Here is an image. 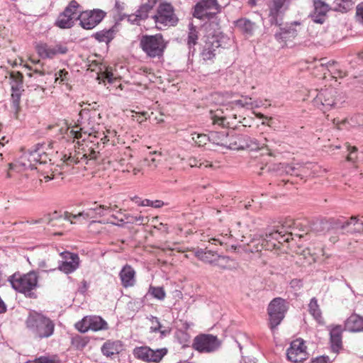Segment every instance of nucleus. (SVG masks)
Instances as JSON below:
<instances>
[{
  "mask_svg": "<svg viewBox=\"0 0 363 363\" xmlns=\"http://www.w3.org/2000/svg\"><path fill=\"white\" fill-rule=\"evenodd\" d=\"M79 116L77 127L79 128V130L72 128L69 130L68 135L73 138H82L84 141L86 138H83V135L90 137L92 133H96L99 125L100 113L95 109L84 108L81 110Z\"/></svg>",
  "mask_w": 363,
  "mask_h": 363,
  "instance_id": "nucleus-1",
  "label": "nucleus"
},
{
  "mask_svg": "<svg viewBox=\"0 0 363 363\" xmlns=\"http://www.w3.org/2000/svg\"><path fill=\"white\" fill-rule=\"evenodd\" d=\"M26 326L35 338L40 340L51 337L55 328V323L49 317L34 311L29 313Z\"/></svg>",
  "mask_w": 363,
  "mask_h": 363,
  "instance_id": "nucleus-2",
  "label": "nucleus"
},
{
  "mask_svg": "<svg viewBox=\"0 0 363 363\" xmlns=\"http://www.w3.org/2000/svg\"><path fill=\"white\" fill-rule=\"evenodd\" d=\"M38 273L33 270L26 274L15 272L8 278L12 288L26 297L35 298L36 294L33 291L38 286Z\"/></svg>",
  "mask_w": 363,
  "mask_h": 363,
  "instance_id": "nucleus-3",
  "label": "nucleus"
},
{
  "mask_svg": "<svg viewBox=\"0 0 363 363\" xmlns=\"http://www.w3.org/2000/svg\"><path fill=\"white\" fill-rule=\"evenodd\" d=\"M167 42L161 33L144 35L140 39V48L151 58H160L163 56Z\"/></svg>",
  "mask_w": 363,
  "mask_h": 363,
  "instance_id": "nucleus-4",
  "label": "nucleus"
},
{
  "mask_svg": "<svg viewBox=\"0 0 363 363\" xmlns=\"http://www.w3.org/2000/svg\"><path fill=\"white\" fill-rule=\"evenodd\" d=\"M315 96L313 100V105L323 112L330 110L333 107L340 106L343 101V97L340 96L338 91L333 87L315 90Z\"/></svg>",
  "mask_w": 363,
  "mask_h": 363,
  "instance_id": "nucleus-5",
  "label": "nucleus"
},
{
  "mask_svg": "<svg viewBox=\"0 0 363 363\" xmlns=\"http://www.w3.org/2000/svg\"><path fill=\"white\" fill-rule=\"evenodd\" d=\"M287 311V302L282 298H275L269 303L267 313L269 326L272 331L281 323Z\"/></svg>",
  "mask_w": 363,
  "mask_h": 363,
  "instance_id": "nucleus-6",
  "label": "nucleus"
},
{
  "mask_svg": "<svg viewBox=\"0 0 363 363\" xmlns=\"http://www.w3.org/2000/svg\"><path fill=\"white\" fill-rule=\"evenodd\" d=\"M152 18L156 25L163 26H175L179 22L174 6L166 1L160 3Z\"/></svg>",
  "mask_w": 363,
  "mask_h": 363,
  "instance_id": "nucleus-7",
  "label": "nucleus"
},
{
  "mask_svg": "<svg viewBox=\"0 0 363 363\" xmlns=\"http://www.w3.org/2000/svg\"><path fill=\"white\" fill-rule=\"evenodd\" d=\"M220 11L218 0H200L194 6L193 16L201 20H210Z\"/></svg>",
  "mask_w": 363,
  "mask_h": 363,
  "instance_id": "nucleus-8",
  "label": "nucleus"
},
{
  "mask_svg": "<svg viewBox=\"0 0 363 363\" xmlns=\"http://www.w3.org/2000/svg\"><path fill=\"white\" fill-rule=\"evenodd\" d=\"M79 4L75 0L71 1L63 12L60 13L56 21L55 26L60 28H70L74 25V22L78 21Z\"/></svg>",
  "mask_w": 363,
  "mask_h": 363,
  "instance_id": "nucleus-9",
  "label": "nucleus"
},
{
  "mask_svg": "<svg viewBox=\"0 0 363 363\" xmlns=\"http://www.w3.org/2000/svg\"><path fill=\"white\" fill-rule=\"evenodd\" d=\"M106 16V13L101 9L80 11L79 9L78 21L79 25L86 30H91L99 25Z\"/></svg>",
  "mask_w": 363,
  "mask_h": 363,
  "instance_id": "nucleus-10",
  "label": "nucleus"
},
{
  "mask_svg": "<svg viewBox=\"0 0 363 363\" xmlns=\"http://www.w3.org/2000/svg\"><path fill=\"white\" fill-rule=\"evenodd\" d=\"M221 342L211 334L199 335L194 339L193 347L199 352L211 353L220 347Z\"/></svg>",
  "mask_w": 363,
  "mask_h": 363,
  "instance_id": "nucleus-11",
  "label": "nucleus"
},
{
  "mask_svg": "<svg viewBox=\"0 0 363 363\" xmlns=\"http://www.w3.org/2000/svg\"><path fill=\"white\" fill-rule=\"evenodd\" d=\"M167 352L166 348L154 350L147 346L135 347L133 350L135 358L145 362L155 363L160 362Z\"/></svg>",
  "mask_w": 363,
  "mask_h": 363,
  "instance_id": "nucleus-12",
  "label": "nucleus"
},
{
  "mask_svg": "<svg viewBox=\"0 0 363 363\" xmlns=\"http://www.w3.org/2000/svg\"><path fill=\"white\" fill-rule=\"evenodd\" d=\"M292 0H271L269 4L268 21L271 25H281L284 14Z\"/></svg>",
  "mask_w": 363,
  "mask_h": 363,
  "instance_id": "nucleus-13",
  "label": "nucleus"
},
{
  "mask_svg": "<svg viewBox=\"0 0 363 363\" xmlns=\"http://www.w3.org/2000/svg\"><path fill=\"white\" fill-rule=\"evenodd\" d=\"M298 21L281 25H274L277 30L274 31V38L279 43L286 45L288 41H291L298 35V30L294 26H300Z\"/></svg>",
  "mask_w": 363,
  "mask_h": 363,
  "instance_id": "nucleus-14",
  "label": "nucleus"
},
{
  "mask_svg": "<svg viewBox=\"0 0 363 363\" xmlns=\"http://www.w3.org/2000/svg\"><path fill=\"white\" fill-rule=\"evenodd\" d=\"M111 211V206L99 205L95 202L93 204V206L86 209L85 211L79 213L78 214H72L68 212H65L64 220H69L71 223H72V218H76L81 216L84 219L98 218L104 216L106 214V211Z\"/></svg>",
  "mask_w": 363,
  "mask_h": 363,
  "instance_id": "nucleus-15",
  "label": "nucleus"
},
{
  "mask_svg": "<svg viewBox=\"0 0 363 363\" xmlns=\"http://www.w3.org/2000/svg\"><path fill=\"white\" fill-rule=\"evenodd\" d=\"M287 359L294 362H301L306 359L308 353L306 346L301 339H296L291 342L290 347L286 351Z\"/></svg>",
  "mask_w": 363,
  "mask_h": 363,
  "instance_id": "nucleus-16",
  "label": "nucleus"
},
{
  "mask_svg": "<svg viewBox=\"0 0 363 363\" xmlns=\"http://www.w3.org/2000/svg\"><path fill=\"white\" fill-rule=\"evenodd\" d=\"M60 256L62 260L60 262L57 267L60 271L66 274H69L79 268V257L77 253L64 251L60 253Z\"/></svg>",
  "mask_w": 363,
  "mask_h": 363,
  "instance_id": "nucleus-17",
  "label": "nucleus"
},
{
  "mask_svg": "<svg viewBox=\"0 0 363 363\" xmlns=\"http://www.w3.org/2000/svg\"><path fill=\"white\" fill-rule=\"evenodd\" d=\"M35 49L38 55L43 59H52L57 55H65L68 52L67 47L60 43L55 45L39 43Z\"/></svg>",
  "mask_w": 363,
  "mask_h": 363,
  "instance_id": "nucleus-18",
  "label": "nucleus"
},
{
  "mask_svg": "<svg viewBox=\"0 0 363 363\" xmlns=\"http://www.w3.org/2000/svg\"><path fill=\"white\" fill-rule=\"evenodd\" d=\"M220 41L218 35L208 34L205 36L204 44L201 51V57L203 60H211L216 56V51L220 47Z\"/></svg>",
  "mask_w": 363,
  "mask_h": 363,
  "instance_id": "nucleus-19",
  "label": "nucleus"
},
{
  "mask_svg": "<svg viewBox=\"0 0 363 363\" xmlns=\"http://www.w3.org/2000/svg\"><path fill=\"white\" fill-rule=\"evenodd\" d=\"M333 228L336 230H347V233H353L363 230V220L359 221L357 217L352 216L350 220L337 219L334 221Z\"/></svg>",
  "mask_w": 363,
  "mask_h": 363,
  "instance_id": "nucleus-20",
  "label": "nucleus"
},
{
  "mask_svg": "<svg viewBox=\"0 0 363 363\" xmlns=\"http://www.w3.org/2000/svg\"><path fill=\"white\" fill-rule=\"evenodd\" d=\"M250 147V139L246 135L236 134L229 131L227 147L230 150H244Z\"/></svg>",
  "mask_w": 363,
  "mask_h": 363,
  "instance_id": "nucleus-21",
  "label": "nucleus"
},
{
  "mask_svg": "<svg viewBox=\"0 0 363 363\" xmlns=\"http://www.w3.org/2000/svg\"><path fill=\"white\" fill-rule=\"evenodd\" d=\"M330 331V342L331 349L335 352H338L342 347V333L345 327L340 325H331L328 327Z\"/></svg>",
  "mask_w": 363,
  "mask_h": 363,
  "instance_id": "nucleus-22",
  "label": "nucleus"
},
{
  "mask_svg": "<svg viewBox=\"0 0 363 363\" xmlns=\"http://www.w3.org/2000/svg\"><path fill=\"white\" fill-rule=\"evenodd\" d=\"M313 6L314 10L309 17L314 23L323 24L326 19L327 13L330 10L329 6L321 0H313Z\"/></svg>",
  "mask_w": 363,
  "mask_h": 363,
  "instance_id": "nucleus-23",
  "label": "nucleus"
},
{
  "mask_svg": "<svg viewBox=\"0 0 363 363\" xmlns=\"http://www.w3.org/2000/svg\"><path fill=\"white\" fill-rule=\"evenodd\" d=\"M118 32V26L115 24L108 29H103L94 33L91 37L99 43H105L106 45H108L115 38Z\"/></svg>",
  "mask_w": 363,
  "mask_h": 363,
  "instance_id": "nucleus-24",
  "label": "nucleus"
},
{
  "mask_svg": "<svg viewBox=\"0 0 363 363\" xmlns=\"http://www.w3.org/2000/svg\"><path fill=\"white\" fill-rule=\"evenodd\" d=\"M121 284L124 288L133 286L135 284V272L133 268L126 264L119 273Z\"/></svg>",
  "mask_w": 363,
  "mask_h": 363,
  "instance_id": "nucleus-25",
  "label": "nucleus"
},
{
  "mask_svg": "<svg viewBox=\"0 0 363 363\" xmlns=\"http://www.w3.org/2000/svg\"><path fill=\"white\" fill-rule=\"evenodd\" d=\"M345 330L352 332L358 333L363 331V318L357 314H352L345 321Z\"/></svg>",
  "mask_w": 363,
  "mask_h": 363,
  "instance_id": "nucleus-26",
  "label": "nucleus"
},
{
  "mask_svg": "<svg viewBox=\"0 0 363 363\" xmlns=\"http://www.w3.org/2000/svg\"><path fill=\"white\" fill-rule=\"evenodd\" d=\"M291 228V224H288L286 222L281 228L277 230H272L276 242L279 244V249L283 242H289L290 237L293 235L291 232L288 231V228Z\"/></svg>",
  "mask_w": 363,
  "mask_h": 363,
  "instance_id": "nucleus-27",
  "label": "nucleus"
},
{
  "mask_svg": "<svg viewBox=\"0 0 363 363\" xmlns=\"http://www.w3.org/2000/svg\"><path fill=\"white\" fill-rule=\"evenodd\" d=\"M88 323L89 330L98 331L108 328L107 323L100 316H92L83 318L82 323Z\"/></svg>",
  "mask_w": 363,
  "mask_h": 363,
  "instance_id": "nucleus-28",
  "label": "nucleus"
},
{
  "mask_svg": "<svg viewBox=\"0 0 363 363\" xmlns=\"http://www.w3.org/2000/svg\"><path fill=\"white\" fill-rule=\"evenodd\" d=\"M9 84L11 91H24L23 75L20 72H11L9 73Z\"/></svg>",
  "mask_w": 363,
  "mask_h": 363,
  "instance_id": "nucleus-29",
  "label": "nucleus"
},
{
  "mask_svg": "<svg viewBox=\"0 0 363 363\" xmlns=\"http://www.w3.org/2000/svg\"><path fill=\"white\" fill-rule=\"evenodd\" d=\"M274 238L272 231L267 233L264 238H262L259 240L261 247L257 249V251L272 250L274 249H279V244L274 240Z\"/></svg>",
  "mask_w": 363,
  "mask_h": 363,
  "instance_id": "nucleus-30",
  "label": "nucleus"
},
{
  "mask_svg": "<svg viewBox=\"0 0 363 363\" xmlns=\"http://www.w3.org/2000/svg\"><path fill=\"white\" fill-rule=\"evenodd\" d=\"M52 143H38L35 145L33 147H32L30 149L28 150V152H26L23 157V158H27L28 160L30 159H32V155L35 154L36 155H44L47 152L48 149H52Z\"/></svg>",
  "mask_w": 363,
  "mask_h": 363,
  "instance_id": "nucleus-31",
  "label": "nucleus"
},
{
  "mask_svg": "<svg viewBox=\"0 0 363 363\" xmlns=\"http://www.w3.org/2000/svg\"><path fill=\"white\" fill-rule=\"evenodd\" d=\"M229 131L211 132L208 135L209 141L217 145L227 147Z\"/></svg>",
  "mask_w": 363,
  "mask_h": 363,
  "instance_id": "nucleus-32",
  "label": "nucleus"
},
{
  "mask_svg": "<svg viewBox=\"0 0 363 363\" xmlns=\"http://www.w3.org/2000/svg\"><path fill=\"white\" fill-rule=\"evenodd\" d=\"M156 5L155 3H152L150 0H142L141 4L138 9L135 11L136 16L141 21H144L148 18L149 13Z\"/></svg>",
  "mask_w": 363,
  "mask_h": 363,
  "instance_id": "nucleus-33",
  "label": "nucleus"
},
{
  "mask_svg": "<svg viewBox=\"0 0 363 363\" xmlns=\"http://www.w3.org/2000/svg\"><path fill=\"white\" fill-rule=\"evenodd\" d=\"M195 255L200 260L213 265L218 257V254L216 252L207 250L206 249H198L195 252Z\"/></svg>",
  "mask_w": 363,
  "mask_h": 363,
  "instance_id": "nucleus-34",
  "label": "nucleus"
},
{
  "mask_svg": "<svg viewBox=\"0 0 363 363\" xmlns=\"http://www.w3.org/2000/svg\"><path fill=\"white\" fill-rule=\"evenodd\" d=\"M308 311L319 324H324V319L322 316L321 310L318 304L316 298L313 297L311 299L308 304Z\"/></svg>",
  "mask_w": 363,
  "mask_h": 363,
  "instance_id": "nucleus-35",
  "label": "nucleus"
},
{
  "mask_svg": "<svg viewBox=\"0 0 363 363\" xmlns=\"http://www.w3.org/2000/svg\"><path fill=\"white\" fill-rule=\"evenodd\" d=\"M222 109L211 110L209 111L210 118L213 125H218L221 127H226L228 125L227 118L223 114Z\"/></svg>",
  "mask_w": 363,
  "mask_h": 363,
  "instance_id": "nucleus-36",
  "label": "nucleus"
},
{
  "mask_svg": "<svg viewBox=\"0 0 363 363\" xmlns=\"http://www.w3.org/2000/svg\"><path fill=\"white\" fill-rule=\"evenodd\" d=\"M101 352L106 357H111L120 352V345L118 342L107 341L101 347Z\"/></svg>",
  "mask_w": 363,
  "mask_h": 363,
  "instance_id": "nucleus-37",
  "label": "nucleus"
},
{
  "mask_svg": "<svg viewBox=\"0 0 363 363\" xmlns=\"http://www.w3.org/2000/svg\"><path fill=\"white\" fill-rule=\"evenodd\" d=\"M354 0H335L333 4L334 11L346 13L353 8Z\"/></svg>",
  "mask_w": 363,
  "mask_h": 363,
  "instance_id": "nucleus-38",
  "label": "nucleus"
},
{
  "mask_svg": "<svg viewBox=\"0 0 363 363\" xmlns=\"http://www.w3.org/2000/svg\"><path fill=\"white\" fill-rule=\"evenodd\" d=\"M64 218H65V217L63 218L62 216H58L57 213L55 212L52 215H50V214L45 215L43 217L40 218V219L32 220L30 222V223H32V224L46 223L48 225H51L52 226H55V225H56V223H55V221H56L58 219L61 220V219H64Z\"/></svg>",
  "mask_w": 363,
  "mask_h": 363,
  "instance_id": "nucleus-39",
  "label": "nucleus"
},
{
  "mask_svg": "<svg viewBox=\"0 0 363 363\" xmlns=\"http://www.w3.org/2000/svg\"><path fill=\"white\" fill-rule=\"evenodd\" d=\"M82 152L79 151V155H81L80 158L84 160H96L99 154V152L96 151L92 146L86 145V148L82 147Z\"/></svg>",
  "mask_w": 363,
  "mask_h": 363,
  "instance_id": "nucleus-40",
  "label": "nucleus"
},
{
  "mask_svg": "<svg viewBox=\"0 0 363 363\" xmlns=\"http://www.w3.org/2000/svg\"><path fill=\"white\" fill-rule=\"evenodd\" d=\"M24 91H11V106L14 111L15 114L17 116L21 111V99Z\"/></svg>",
  "mask_w": 363,
  "mask_h": 363,
  "instance_id": "nucleus-41",
  "label": "nucleus"
},
{
  "mask_svg": "<svg viewBox=\"0 0 363 363\" xmlns=\"http://www.w3.org/2000/svg\"><path fill=\"white\" fill-rule=\"evenodd\" d=\"M199 36H198V31L196 30V27L193 25V23L189 24V33H188V38H187V44L191 48V47H194L196 43L198 40Z\"/></svg>",
  "mask_w": 363,
  "mask_h": 363,
  "instance_id": "nucleus-42",
  "label": "nucleus"
},
{
  "mask_svg": "<svg viewBox=\"0 0 363 363\" xmlns=\"http://www.w3.org/2000/svg\"><path fill=\"white\" fill-rule=\"evenodd\" d=\"M236 26L242 31L251 34L254 29V23L247 19H240L236 22Z\"/></svg>",
  "mask_w": 363,
  "mask_h": 363,
  "instance_id": "nucleus-43",
  "label": "nucleus"
},
{
  "mask_svg": "<svg viewBox=\"0 0 363 363\" xmlns=\"http://www.w3.org/2000/svg\"><path fill=\"white\" fill-rule=\"evenodd\" d=\"M79 155V151H75L74 155L70 153L69 155H65L62 157L63 163L67 166H71L79 163L83 159Z\"/></svg>",
  "mask_w": 363,
  "mask_h": 363,
  "instance_id": "nucleus-44",
  "label": "nucleus"
},
{
  "mask_svg": "<svg viewBox=\"0 0 363 363\" xmlns=\"http://www.w3.org/2000/svg\"><path fill=\"white\" fill-rule=\"evenodd\" d=\"M150 294L154 298L163 301L166 297V293L163 287L150 286L148 290Z\"/></svg>",
  "mask_w": 363,
  "mask_h": 363,
  "instance_id": "nucleus-45",
  "label": "nucleus"
},
{
  "mask_svg": "<svg viewBox=\"0 0 363 363\" xmlns=\"http://www.w3.org/2000/svg\"><path fill=\"white\" fill-rule=\"evenodd\" d=\"M48 161H51V160L50 159L48 154L47 152L42 155H36L35 154H34L32 155V159H30L28 160V162H30L28 166L30 167V166L33 165V162H36V163L38 162L40 164H46Z\"/></svg>",
  "mask_w": 363,
  "mask_h": 363,
  "instance_id": "nucleus-46",
  "label": "nucleus"
},
{
  "mask_svg": "<svg viewBox=\"0 0 363 363\" xmlns=\"http://www.w3.org/2000/svg\"><path fill=\"white\" fill-rule=\"evenodd\" d=\"M124 217L126 223L133 224L139 223L140 224H143L145 220H146L147 222L148 221L147 218L144 217L143 216H135L131 214L127 213L124 214Z\"/></svg>",
  "mask_w": 363,
  "mask_h": 363,
  "instance_id": "nucleus-47",
  "label": "nucleus"
},
{
  "mask_svg": "<svg viewBox=\"0 0 363 363\" xmlns=\"http://www.w3.org/2000/svg\"><path fill=\"white\" fill-rule=\"evenodd\" d=\"M230 257L228 256H221L218 254V257L216 259L213 265L218 266V267L225 269L228 268V264L230 261Z\"/></svg>",
  "mask_w": 363,
  "mask_h": 363,
  "instance_id": "nucleus-48",
  "label": "nucleus"
},
{
  "mask_svg": "<svg viewBox=\"0 0 363 363\" xmlns=\"http://www.w3.org/2000/svg\"><path fill=\"white\" fill-rule=\"evenodd\" d=\"M192 140L197 145L203 146L206 145L208 141H209V137L205 134L195 133L193 135Z\"/></svg>",
  "mask_w": 363,
  "mask_h": 363,
  "instance_id": "nucleus-49",
  "label": "nucleus"
},
{
  "mask_svg": "<svg viewBox=\"0 0 363 363\" xmlns=\"http://www.w3.org/2000/svg\"><path fill=\"white\" fill-rule=\"evenodd\" d=\"M69 72L63 69H60L57 73H55V81L60 80L61 83H67L69 81Z\"/></svg>",
  "mask_w": 363,
  "mask_h": 363,
  "instance_id": "nucleus-50",
  "label": "nucleus"
},
{
  "mask_svg": "<svg viewBox=\"0 0 363 363\" xmlns=\"http://www.w3.org/2000/svg\"><path fill=\"white\" fill-rule=\"evenodd\" d=\"M26 363H61L57 359H50L47 357H40L36 358L34 361H27Z\"/></svg>",
  "mask_w": 363,
  "mask_h": 363,
  "instance_id": "nucleus-51",
  "label": "nucleus"
},
{
  "mask_svg": "<svg viewBox=\"0 0 363 363\" xmlns=\"http://www.w3.org/2000/svg\"><path fill=\"white\" fill-rule=\"evenodd\" d=\"M150 320L152 323V326L150 327V331L154 332V333H157V331H160L162 325H161L158 318L152 315Z\"/></svg>",
  "mask_w": 363,
  "mask_h": 363,
  "instance_id": "nucleus-52",
  "label": "nucleus"
},
{
  "mask_svg": "<svg viewBox=\"0 0 363 363\" xmlns=\"http://www.w3.org/2000/svg\"><path fill=\"white\" fill-rule=\"evenodd\" d=\"M347 150L350 152L349 155L347 157V161L352 162H355V160H357V148L356 147L347 146Z\"/></svg>",
  "mask_w": 363,
  "mask_h": 363,
  "instance_id": "nucleus-53",
  "label": "nucleus"
},
{
  "mask_svg": "<svg viewBox=\"0 0 363 363\" xmlns=\"http://www.w3.org/2000/svg\"><path fill=\"white\" fill-rule=\"evenodd\" d=\"M311 363H332V360L328 356H320L311 360Z\"/></svg>",
  "mask_w": 363,
  "mask_h": 363,
  "instance_id": "nucleus-54",
  "label": "nucleus"
},
{
  "mask_svg": "<svg viewBox=\"0 0 363 363\" xmlns=\"http://www.w3.org/2000/svg\"><path fill=\"white\" fill-rule=\"evenodd\" d=\"M285 171L287 174L297 177L300 175L301 172L298 168L291 165H287L285 168Z\"/></svg>",
  "mask_w": 363,
  "mask_h": 363,
  "instance_id": "nucleus-55",
  "label": "nucleus"
},
{
  "mask_svg": "<svg viewBox=\"0 0 363 363\" xmlns=\"http://www.w3.org/2000/svg\"><path fill=\"white\" fill-rule=\"evenodd\" d=\"M73 343L76 345L78 348H83L86 346L87 341H85L81 337L77 336L73 340Z\"/></svg>",
  "mask_w": 363,
  "mask_h": 363,
  "instance_id": "nucleus-56",
  "label": "nucleus"
},
{
  "mask_svg": "<svg viewBox=\"0 0 363 363\" xmlns=\"http://www.w3.org/2000/svg\"><path fill=\"white\" fill-rule=\"evenodd\" d=\"M356 15L358 21L363 25V3L357 6Z\"/></svg>",
  "mask_w": 363,
  "mask_h": 363,
  "instance_id": "nucleus-57",
  "label": "nucleus"
},
{
  "mask_svg": "<svg viewBox=\"0 0 363 363\" xmlns=\"http://www.w3.org/2000/svg\"><path fill=\"white\" fill-rule=\"evenodd\" d=\"M83 323V320L80 322H78L76 324V328L81 333H86L89 330V328H88V323Z\"/></svg>",
  "mask_w": 363,
  "mask_h": 363,
  "instance_id": "nucleus-58",
  "label": "nucleus"
},
{
  "mask_svg": "<svg viewBox=\"0 0 363 363\" xmlns=\"http://www.w3.org/2000/svg\"><path fill=\"white\" fill-rule=\"evenodd\" d=\"M188 164L190 167H201L203 163L201 162V161L199 160H197L195 157H190L188 160Z\"/></svg>",
  "mask_w": 363,
  "mask_h": 363,
  "instance_id": "nucleus-59",
  "label": "nucleus"
},
{
  "mask_svg": "<svg viewBox=\"0 0 363 363\" xmlns=\"http://www.w3.org/2000/svg\"><path fill=\"white\" fill-rule=\"evenodd\" d=\"M128 21L132 24L136 25H140V22L141 21V20L138 18V16H136V12L128 16Z\"/></svg>",
  "mask_w": 363,
  "mask_h": 363,
  "instance_id": "nucleus-60",
  "label": "nucleus"
},
{
  "mask_svg": "<svg viewBox=\"0 0 363 363\" xmlns=\"http://www.w3.org/2000/svg\"><path fill=\"white\" fill-rule=\"evenodd\" d=\"M38 266L39 268L43 269L45 272H52L57 269V268H50L49 269H47L48 266L45 260L39 261L38 263Z\"/></svg>",
  "mask_w": 363,
  "mask_h": 363,
  "instance_id": "nucleus-61",
  "label": "nucleus"
},
{
  "mask_svg": "<svg viewBox=\"0 0 363 363\" xmlns=\"http://www.w3.org/2000/svg\"><path fill=\"white\" fill-rule=\"evenodd\" d=\"M114 9H115V10L116 11V12H117L118 14H121V12H122V11L124 10V9H125V4H124V3H121L120 1H116V4H115Z\"/></svg>",
  "mask_w": 363,
  "mask_h": 363,
  "instance_id": "nucleus-62",
  "label": "nucleus"
},
{
  "mask_svg": "<svg viewBox=\"0 0 363 363\" xmlns=\"http://www.w3.org/2000/svg\"><path fill=\"white\" fill-rule=\"evenodd\" d=\"M233 104L238 106L248 108V104L247 101H245V97H243V99H238L233 101Z\"/></svg>",
  "mask_w": 363,
  "mask_h": 363,
  "instance_id": "nucleus-63",
  "label": "nucleus"
},
{
  "mask_svg": "<svg viewBox=\"0 0 363 363\" xmlns=\"http://www.w3.org/2000/svg\"><path fill=\"white\" fill-rule=\"evenodd\" d=\"M350 121L352 122L356 121V123L358 125H362L361 122H363V115L358 114V115L354 116L353 117L351 118Z\"/></svg>",
  "mask_w": 363,
  "mask_h": 363,
  "instance_id": "nucleus-64",
  "label": "nucleus"
}]
</instances>
